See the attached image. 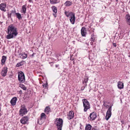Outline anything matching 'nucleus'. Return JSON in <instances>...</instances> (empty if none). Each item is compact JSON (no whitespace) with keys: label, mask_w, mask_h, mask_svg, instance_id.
<instances>
[{"label":"nucleus","mask_w":130,"mask_h":130,"mask_svg":"<svg viewBox=\"0 0 130 130\" xmlns=\"http://www.w3.org/2000/svg\"><path fill=\"white\" fill-rule=\"evenodd\" d=\"M7 33L8 34L6 37L8 39L15 37L18 34L17 28L13 24L9 25L7 28Z\"/></svg>","instance_id":"obj_1"},{"label":"nucleus","mask_w":130,"mask_h":130,"mask_svg":"<svg viewBox=\"0 0 130 130\" xmlns=\"http://www.w3.org/2000/svg\"><path fill=\"white\" fill-rule=\"evenodd\" d=\"M28 112V111L26 108L25 105H22L19 111V115L23 116L26 115Z\"/></svg>","instance_id":"obj_2"},{"label":"nucleus","mask_w":130,"mask_h":130,"mask_svg":"<svg viewBox=\"0 0 130 130\" xmlns=\"http://www.w3.org/2000/svg\"><path fill=\"white\" fill-rule=\"evenodd\" d=\"M63 120L61 118H57L55 121V124L57 128H62L63 126Z\"/></svg>","instance_id":"obj_3"},{"label":"nucleus","mask_w":130,"mask_h":130,"mask_svg":"<svg viewBox=\"0 0 130 130\" xmlns=\"http://www.w3.org/2000/svg\"><path fill=\"white\" fill-rule=\"evenodd\" d=\"M82 100L84 107V111L86 112L90 108L89 103L86 99H85Z\"/></svg>","instance_id":"obj_4"},{"label":"nucleus","mask_w":130,"mask_h":130,"mask_svg":"<svg viewBox=\"0 0 130 130\" xmlns=\"http://www.w3.org/2000/svg\"><path fill=\"white\" fill-rule=\"evenodd\" d=\"M18 79L20 83H24L25 81V79L24 75L22 72H21L18 73Z\"/></svg>","instance_id":"obj_5"},{"label":"nucleus","mask_w":130,"mask_h":130,"mask_svg":"<svg viewBox=\"0 0 130 130\" xmlns=\"http://www.w3.org/2000/svg\"><path fill=\"white\" fill-rule=\"evenodd\" d=\"M112 106H110L108 109L106 113V115L105 117V119L107 120H108L109 118L110 117L111 115Z\"/></svg>","instance_id":"obj_6"},{"label":"nucleus","mask_w":130,"mask_h":130,"mask_svg":"<svg viewBox=\"0 0 130 130\" xmlns=\"http://www.w3.org/2000/svg\"><path fill=\"white\" fill-rule=\"evenodd\" d=\"M28 118L26 116L22 118L20 120V122L23 124H25L28 123Z\"/></svg>","instance_id":"obj_7"},{"label":"nucleus","mask_w":130,"mask_h":130,"mask_svg":"<svg viewBox=\"0 0 130 130\" xmlns=\"http://www.w3.org/2000/svg\"><path fill=\"white\" fill-rule=\"evenodd\" d=\"M97 117L96 113L94 112L90 113L88 117L89 119L90 120H93L96 118Z\"/></svg>","instance_id":"obj_8"},{"label":"nucleus","mask_w":130,"mask_h":130,"mask_svg":"<svg viewBox=\"0 0 130 130\" xmlns=\"http://www.w3.org/2000/svg\"><path fill=\"white\" fill-rule=\"evenodd\" d=\"M70 13L72 15L70 16V20L71 23L72 24H74L75 22V14L73 13Z\"/></svg>","instance_id":"obj_9"},{"label":"nucleus","mask_w":130,"mask_h":130,"mask_svg":"<svg viewBox=\"0 0 130 130\" xmlns=\"http://www.w3.org/2000/svg\"><path fill=\"white\" fill-rule=\"evenodd\" d=\"M7 68L6 67H4L2 71L1 75L3 76H5L7 74Z\"/></svg>","instance_id":"obj_10"},{"label":"nucleus","mask_w":130,"mask_h":130,"mask_svg":"<svg viewBox=\"0 0 130 130\" xmlns=\"http://www.w3.org/2000/svg\"><path fill=\"white\" fill-rule=\"evenodd\" d=\"M6 5L4 3H2L0 5V9L2 11L4 12L6 11Z\"/></svg>","instance_id":"obj_11"},{"label":"nucleus","mask_w":130,"mask_h":130,"mask_svg":"<svg viewBox=\"0 0 130 130\" xmlns=\"http://www.w3.org/2000/svg\"><path fill=\"white\" fill-rule=\"evenodd\" d=\"M81 34L82 36L85 37L87 34L86 29L85 27H83L81 29Z\"/></svg>","instance_id":"obj_12"},{"label":"nucleus","mask_w":130,"mask_h":130,"mask_svg":"<svg viewBox=\"0 0 130 130\" xmlns=\"http://www.w3.org/2000/svg\"><path fill=\"white\" fill-rule=\"evenodd\" d=\"M74 116V113L72 111H70L68 115L67 118L69 120L72 119L73 118Z\"/></svg>","instance_id":"obj_13"},{"label":"nucleus","mask_w":130,"mask_h":130,"mask_svg":"<svg viewBox=\"0 0 130 130\" xmlns=\"http://www.w3.org/2000/svg\"><path fill=\"white\" fill-rule=\"evenodd\" d=\"M51 8L54 13H53V14L55 17H56V13L57 12V7L55 6H52Z\"/></svg>","instance_id":"obj_14"},{"label":"nucleus","mask_w":130,"mask_h":130,"mask_svg":"<svg viewBox=\"0 0 130 130\" xmlns=\"http://www.w3.org/2000/svg\"><path fill=\"white\" fill-rule=\"evenodd\" d=\"M88 80V78H86L84 79V80L83 82V83L84 84L83 87H82L81 88L82 90H83L85 87L87 86L86 83L87 82Z\"/></svg>","instance_id":"obj_15"},{"label":"nucleus","mask_w":130,"mask_h":130,"mask_svg":"<svg viewBox=\"0 0 130 130\" xmlns=\"http://www.w3.org/2000/svg\"><path fill=\"white\" fill-rule=\"evenodd\" d=\"M17 99L16 97H14L12 98L10 101V103L12 105L14 106L15 105Z\"/></svg>","instance_id":"obj_16"},{"label":"nucleus","mask_w":130,"mask_h":130,"mask_svg":"<svg viewBox=\"0 0 130 130\" xmlns=\"http://www.w3.org/2000/svg\"><path fill=\"white\" fill-rule=\"evenodd\" d=\"M44 112L46 114H48L51 112L50 107L48 106H46L44 109Z\"/></svg>","instance_id":"obj_17"},{"label":"nucleus","mask_w":130,"mask_h":130,"mask_svg":"<svg viewBox=\"0 0 130 130\" xmlns=\"http://www.w3.org/2000/svg\"><path fill=\"white\" fill-rule=\"evenodd\" d=\"M117 86L118 88L119 89H122L123 88L124 85L123 83L121 82H119L118 83Z\"/></svg>","instance_id":"obj_18"},{"label":"nucleus","mask_w":130,"mask_h":130,"mask_svg":"<svg viewBox=\"0 0 130 130\" xmlns=\"http://www.w3.org/2000/svg\"><path fill=\"white\" fill-rule=\"evenodd\" d=\"M26 5H24L22 6V10H21V12L25 14L26 12Z\"/></svg>","instance_id":"obj_19"},{"label":"nucleus","mask_w":130,"mask_h":130,"mask_svg":"<svg viewBox=\"0 0 130 130\" xmlns=\"http://www.w3.org/2000/svg\"><path fill=\"white\" fill-rule=\"evenodd\" d=\"M60 1L59 0H50V3L52 4H54L59 3Z\"/></svg>","instance_id":"obj_20"},{"label":"nucleus","mask_w":130,"mask_h":130,"mask_svg":"<svg viewBox=\"0 0 130 130\" xmlns=\"http://www.w3.org/2000/svg\"><path fill=\"white\" fill-rule=\"evenodd\" d=\"M6 56H3L2 57V58L1 60V64L2 65H3L5 63L6 59Z\"/></svg>","instance_id":"obj_21"},{"label":"nucleus","mask_w":130,"mask_h":130,"mask_svg":"<svg viewBox=\"0 0 130 130\" xmlns=\"http://www.w3.org/2000/svg\"><path fill=\"white\" fill-rule=\"evenodd\" d=\"M72 3L70 1H67L64 3V5L66 6H70L72 5Z\"/></svg>","instance_id":"obj_22"},{"label":"nucleus","mask_w":130,"mask_h":130,"mask_svg":"<svg viewBox=\"0 0 130 130\" xmlns=\"http://www.w3.org/2000/svg\"><path fill=\"white\" fill-rule=\"evenodd\" d=\"M27 56V54L25 53H22L21 54V56L20 57L22 59H24L26 58Z\"/></svg>","instance_id":"obj_23"},{"label":"nucleus","mask_w":130,"mask_h":130,"mask_svg":"<svg viewBox=\"0 0 130 130\" xmlns=\"http://www.w3.org/2000/svg\"><path fill=\"white\" fill-rule=\"evenodd\" d=\"M24 61L22 60L20 62L18 63L16 65V67H19L21 66L24 64Z\"/></svg>","instance_id":"obj_24"},{"label":"nucleus","mask_w":130,"mask_h":130,"mask_svg":"<svg viewBox=\"0 0 130 130\" xmlns=\"http://www.w3.org/2000/svg\"><path fill=\"white\" fill-rule=\"evenodd\" d=\"M91 127L92 126L90 124H86L85 127V130H90Z\"/></svg>","instance_id":"obj_25"},{"label":"nucleus","mask_w":130,"mask_h":130,"mask_svg":"<svg viewBox=\"0 0 130 130\" xmlns=\"http://www.w3.org/2000/svg\"><path fill=\"white\" fill-rule=\"evenodd\" d=\"M15 14L16 15L17 17L19 20H20L22 18V17L21 14L18 13H15Z\"/></svg>","instance_id":"obj_26"},{"label":"nucleus","mask_w":130,"mask_h":130,"mask_svg":"<svg viewBox=\"0 0 130 130\" xmlns=\"http://www.w3.org/2000/svg\"><path fill=\"white\" fill-rule=\"evenodd\" d=\"M73 13L72 12H68L65 11L64 12L65 15L67 17H69V16H70L72 14L70 13Z\"/></svg>","instance_id":"obj_27"},{"label":"nucleus","mask_w":130,"mask_h":130,"mask_svg":"<svg viewBox=\"0 0 130 130\" xmlns=\"http://www.w3.org/2000/svg\"><path fill=\"white\" fill-rule=\"evenodd\" d=\"M46 115L44 113H42L41 115V118H43L44 119H45L46 118Z\"/></svg>","instance_id":"obj_28"},{"label":"nucleus","mask_w":130,"mask_h":130,"mask_svg":"<svg viewBox=\"0 0 130 130\" xmlns=\"http://www.w3.org/2000/svg\"><path fill=\"white\" fill-rule=\"evenodd\" d=\"M126 21L128 24L130 25V17L129 16L127 17Z\"/></svg>","instance_id":"obj_29"},{"label":"nucleus","mask_w":130,"mask_h":130,"mask_svg":"<svg viewBox=\"0 0 130 130\" xmlns=\"http://www.w3.org/2000/svg\"><path fill=\"white\" fill-rule=\"evenodd\" d=\"M95 37L94 35H91V37L90 38V40L93 42H94L95 40Z\"/></svg>","instance_id":"obj_30"},{"label":"nucleus","mask_w":130,"mask_h":130,"mask_svg":"<svg viewBox=\"0 0 130 130\" xmlns=\"http://www.w3.org/2000/svg\"><path fill=\"white\" fill-rule=\"evenodd\" d=\"M20 87L23 89L24 90H26V88L25 86L23 85H20Z\"/></svg>","instance_id":"obj_31"},{"label":"nucleus","mask_w":130,"mask_h":130,"mask_svg":"<svg viewBox=\"0 0 130 130\" xmlns=\"http://www.w3.org/2000/svg\"><path fill=\"white\" fill-rule=\"evenodd\" d=\"M123 31L121 30L120 34V36H119L120 38H122L123 37Z\"/></svg>","instance_id":"obj_32"},{"label":"nucleus","mask_w":130,"mask_h":130,"mask_svg":"<svg viewBox=\"0 0 130 130\" xmlns=\"http://www.w3.org/2000/svg\"><path fill=\"white\" fill-rule=\"evenodd\" d=\"M47 82H46L45 83H43L42 85V86L43 87H45V88L47 87Z\"/></svg>","instance_id":"obj_33"},{"label":"nucleus","mask_w":130,"mask_h":130,"mask_svg":"<svg viewBox=\"0 0 130 130\" xmlns=\"http://www.w3.org/2000/svg\"><path fill=\"white\" fill-rule=\"evenodd\" d=\"M113 46L115 47H116L117 46V45L116 43H113Z\"/></svg>","instance_id":"obj_34"},{"label":"nucleus","mask_w":130,"mask_h":130,"mask_svg":"<svg viewBox=\"0 0 130 130\" xmlns=\"http://www.w3.org/2000/svg\"><path fill=\"white\" fill-rule=\"evenodd\" d=\"M11 13H10V14H8V18H9V17H11Z\"/></svg>","instance_id":"obj_35"},{"label":"nucleus","mask_w":130,"mask_h":130,"mask_svg":"<svg viewBox=\"0 0 130 130\" xmlns=\"http://www.w3.org/2000/svg\"><path fill=\"white\" fill-rule=\"evenodd\" d=\"M22 93V91L21 90H20L19 91V94H21Z\"/></svg>","instance_id":"obj_36"},{"label":"nucleus","mask_w":130,"mask_h":130,"mask_svg":"<svg viewBox=\"0 0 130 130\" xmlns=\"http://www.w3.org/2000/svg\"><path fill=\"white\" fill-rule=\"evenodd\" d=\"M59 64H56L55 65V67L56 68L58 67L59 66Z\"/></svg>","instance_id":"obj_37"},{"label":"nucleus","mask_w":130,"mask_h":130,"mask_svg":"<svg viewBox=\"0 0 130 130\" xmlns=\"http://www.w3.org/2000/svg\"><path fill=\"white\" fill-rule=\"evenodd\" d=\"M35 53H33L31 55V56L32 57H33L34 55L35 54Z\"/></svg>","instance_id":"obj_38"},{"label":"nucleus","mask_w":130,"mask_h":130,"mask_svg":"<svg viewBox=\"0 0 130 130\" xmlns=\"http://www.w3.org/2000/svg\"><path fill=\"white\" fill-rule=\"evenodd\" d=\"M57 130H62V128H57Z\"/></svg>","instance_id":"obj_39"},{"label":"nucleus","mask_w":130,"mask_h":130,"mask_svg":"<svg viewBox=\"0 0 130 130\" xmlns=\"http://www.w3.org/2000/svg\"><path fill=\"white\" fill-rule=\"evenodd\" d=\"M75 41H73V42H72L74 44H75Z\"/></svg>","instance_id":"obj_40"},{"label":"nucleus","mask_w":130,"mask_h":130,"mask_svg":"<svg viewBox=\"0 0 130 130\" xmlns=\"http://www.w3.org/2000/svg\"><path fill=\"white\" fill-rule=\"evenodd\" d=\"M92 130H96L95 128H93Z\"/></svg>","instance_id":"obj_41"},{"label":"nucleus","mask_w":130,"mask_h":130,"mask_svg":"<svg viewBox=\"0 0 130 130\" xmlns=\"http://www.w3.org/2000/svg\"><path fill=\"white\" fill-rule=\"evenodd\" d=\"M31 0H29V2H31Z\"/></svg>","instance_id":"obj_42"},{"label":"nucleus","mask_w":130,"mask_h":130,"mask_svg":"<svg viewBox=\"0 0 130 130\" xmlns=\"http://www.w3.org/2000/svg\"><path fill=\"white\" fill-rule=\"evenodd\" d=\"M2 114L1 113H0V116H1Z\"/></svg>","instance_id":"obj_43"}]
</instances>
